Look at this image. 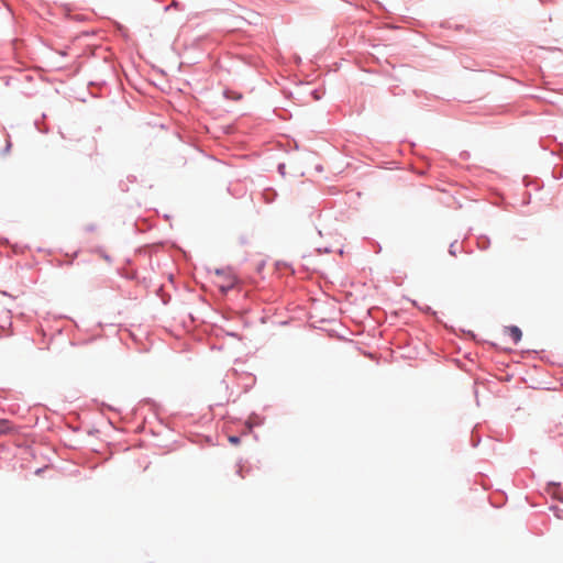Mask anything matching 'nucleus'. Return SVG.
I'll return each mask as SVG.
<instances>
[{
	"label": "nucleus",
	"mask_w": 563,
	"mask_h": 563,
	"mask_svg": "<svg viewBox=\"0 0 563 563\" xmlns=\"http://www.w3.org/2000/svg\"><path fill=\"white\" fill-rule=\"evenodd\" d=\"M10 146H11V143H10V142H8V144H7V150H9V148H10Z\"/></svg>",
	"instance_id": "nucleus-5"
},
{
	"label": "nucleus",
	"mask_w": 563,
	"mask_h": 563,
	"mask_svg": "<svg viewBox=\"0 0 563 563\" xmlns=\"http://www.w3.org/2000/svg\"><path fill=\"white\" fill-rule=\"evenodd\" d=\"M229 441H230V443L238 445L240 443V438H238L235 435H231V437H229Z\"/></svg>",
	"instance_id": "nucleus-3"
},
{
	"label": "nucleus",
	"mask_w": 563,
	"mask_h": 563,
	"mask_svg": "<svg viewBox=\"0 0 563 563\" xmlns=\"http://www.w3.org/2000/svg\"><path fill=\"white\" fill-rule=\"evenodd\" d=\"M219 280L216 282L217 286L222 292L228 291L234 286V279L233 278H227L223 275L218 274Z\"/></svg>",
	"instance_id": "nucleus-1"
},
{
	"label": "nucleus",
	"mask_w": 563,
	"mask_h": 563,
	"mask_svg": "<svg viewBox=\"0 0 563 563\" xmlns=\"http://www.w3.org/2000/svg\"><path fill=\"white\" fill-rule=\"evenodd\" d=\"M509 336L512 339L515 343H518L521 340L522 332L521 330L514 325L507 329Z\"/></svg>",
	"instance_id": "nucleus-2"
},
{
	"label": "nucleus",
	"mask_w": 563,
	"mask_h": 563,
	"mask_svg": "<svg viewBox=\"0 0 563 563\" xmlns=\"http://www.w3.org/2000/svg\"><path fill=\"white\" fill-rule=\"evenodd\" d=\"M7 423H8L7 420L1 421V424H7Z\"/></svg>",
	"instance_id": "nucleus-6"
},
{
	"label": "nucleus",
	"mask_w": 563,
	"mask_h": 563,
	"mask_svg": "<svg viewBox=\"0 0 563 563\" xmlns=\"http://www.w3.org/2000/svg\"><path fill=\"white\" fill-rule=\"evenodd\" d=\"M453 247H454V244H452L451 247H450V254L455 256L456 253H455V250Z\"/></svg>",
	"instance_id": "nucleus-4"
}]
</instances>
